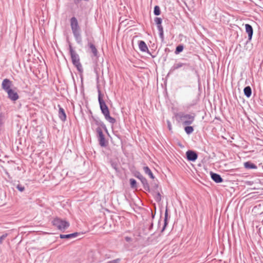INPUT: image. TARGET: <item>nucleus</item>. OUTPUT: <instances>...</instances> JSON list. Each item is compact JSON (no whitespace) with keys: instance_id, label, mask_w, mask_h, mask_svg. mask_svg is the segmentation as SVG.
Masks as SVG:
<instances>
[{"instance_id":"24","label":"nucleus","mask_w":263,"mask_h":263,"mask_svg":"<svg viewBox=\"0 0 263 263\" xmlns=\"http://www.w3.org/2000/svg\"><path fill=\"white\" fill-rule=\"evenodd\" d=\"M160 37L163 40L164 39L163 29L162 25L157 26Z\"/></svg>"},{"instance_id":"33","label":"nucleus","mask_w":263,"mask_h":263,"mask_svg":"<svg viewBox=\"0 0 263 263\" xmlns=\"http://www.w3.org/2000/svg\"><path fill=\"white\" fill-rule=\"evenodd\" d=\"M4 115L2 113H1L0 114V127L3 124V120L4 119Z\"/></svg>"},{"instance_id":"30","label":"nucleus","mask_w":263,"mask_h":263,"mask_svg":"<svg viewBox=\"0 0 263 263\" xmlns=\"http://www.w3.org/2000/svg\"><path fill=\"white\" fill-rule=\"evenodd\" d=\"M155 23L157 25V26L160 25L162 24V20L160 17H155L154 19Z\"/></svg>"},{"instance_id":"27","label":"nucleus","mask_w":263,"mask_h":263,"mask_svg":"<svg viewBox=\"0 0 263 263\" xmlns=\"http://www.w3.org/2000/svg\"><path fill=\"white\" fill-rule=\"evenodd\" d=\"M15 187L20 192H23L25 191V186L24 185L20 184L18 183L17 184H14Z\"/></svg>"},{"instance_id":"28","label":"nucleus","mask_w":263,"mask_h":263,"mask_svg":"<svg viewBox=\"0 0 263 263\" xmlns=\"http://www.w3.org/2000/svg\"><path fill=\"white\" fill-rule=\"evenodd\" d=\"M130 187L133 189L137 187V181L135 179L131 178L129 180Z\"/></svg>"},{"instance_id":"16","label":"nucleus","mask_w":263,"mask_h":263,"mask_svg":"<svg viewBox=\"0 0 263 263\" xmlns=\"http://www.w3.org/2000/svg\"><path fill=\"white\" fill-rule=\"evenodd\" d=\"M139 47L140 50L142 52H146L148 51V47L143 41H140L138 43Z\"/></svg>"},{"instance_id":"1","label":"nucleus","mask_w":263,"mask_h":263,"mask_svg":"<svg viewBox=\"0 0 263 263\" xmlns=\"http://www.w3.org/2000/svg\"><path fill=\"white\" fill-rule=\"evenodd\" d=\"M98 101L100 105V108L101 112L104 115L105 119L109 123L114 124L116 123V119L110 116L109 110L108 106L106 104L105 101L103 100L101 92V90L98 89Z\"/></svg>"},{"instance_id":"9","label":"nucleus","mask_w":263,"mask_h":263,"mask_svg":"<svg viewBox=\"0 0 263 263\" xmlns=\"http://www.w3.org/2000/svg\"><path fill=\"white\" fill-rule=\"evenodd\" d=\"M186 155L187 159L189 161H193V162L196 161L198 158L197 154L195 152H194L193 151H191V150L187 151L186 152Z\"/></svg>"},{"instance_id":"37","label":"nucleus","mask_w":263,"mask_h":263,"mask_svg":"<svg viewBox=\"0 0 263 263\" xmlns=\"http://www.w3.org/2000/svg\"><path fill=\"white\" fill-rule=\"evenodd\" d=\"M153 223H151V227H150V228H151L152 227H153Z\"/></svg>"},{"instance_id":"36","label":"nucleus","mask_w":263,"mask_h":263,"mask_svg":"<svg viewBox=\"0 0 263 263\" xmlns=\"http://www.w3.org/2000/svg\"><path fill=\"white\" fill-rule=\"evenodd\" d=\"M111 165H112V167H113L115 169H116V167H115V166L114 165V164H112Z\"/></svg>"},{"instance_id":"11","label":"nucleus","mask_w":263,"mask_h":263,"mask_svg":"<svg viewBox=\"0 0 263 263\" xmlns=\"http://www.w3.org/2000/svg\"><path fill=\"white\" fill-rule=\"evenodd\" d=\"M210 175L212 179L216 183H221L223 182V179L221 176L217 173L210 172Z\"/></svg>"},{"instance_id":"20","label":"nucleus","mask_w":263,"mask_h":263,"mask_svg":"<svg viewBox=\"0 0 263 263\" xmlns=\"http://www.w3.org/2000/svg\"><path fill=\"white\" fill-rule=\"evenodd\" d=\"M244 166L247 169H256L257 166L250 161H247L244 163Z\"/></svg>"},{"instance_id":"7","label":"nucleus","mask_w":263,"mask_h":263,"mask_svg":"<svg viewBox=\"0 0 263 263\" xmlns=\"http://www.w3.org/2000/svg\"><path fill=\"white\" fill-rule=\"evenodd\" d=\"M16 88L14 87L13 89L7 91V98L12 102H15L19 99V96L16 91Z\"/></svg>"},{"instance_id":"34","label":"nucleus","mask_w":263,"mask_h":263,"mask_svg":"<svg viewBox=\"0 0 263 263\" xmlns=\"http://www.w3.org/2000/svg\"><path fill=\"white\" fill-rule=\"evenodd\" d=\"M125 239L126 241L129 242L132 240V238L126 236L125 237Z\"/></svg>"},{"instance_id":"25","label":"nucleus","mask_w":263,"mask_h":263,"mask_svg":"<svg viewBox=\"0 0 263 263\" xmlns=\"http://www.w3.org/2000/svg\"><path fill=\"white\" fill-rule=\"evenodd\" d=\"M183 48H184V46L183 45L180 44V45H178L176 48V50L175 51V53L176 54H178L179 53H180L181 52H182L183 51Z\"/></svg>"},{"instance_id":"32","label":"nucleus","mask_w":263,"mask_h":263,"mask_svg":"<svg viewBox=\"0 0 263 263\" xmlns=\"http://www.w3.org/2000/svg\"><path fill=\"white\" fill-rule=\"evenodd\" d=\"M155 200L157 202H159L161 201V195L159 192L157 193L156 196L155 197Z\"/></svg>"},{"instance_id":"8","label":"nucleus","mask_w":263,"mask_h":263,"mask_svg":"<svg viewBox=\"0 0 263 263\" xmlns=\"http://www.w3.org/2000/svg\"><path fill=\"white\" fill-rule=\"evenodd\" d=\"M12 86V82L9 79H5L3 80L2 83V88L6 92L9 90L13 89Z\"/></svg>"},{"instance_id":"14","label":"nucleus","mask_w":263,"mask_h":263,"mask_svg":"<svg viewBox=\"0 0 263 263\" xmlns=\"http://www.w3.org/2000/svg\"><path fill=\"white\" fill-rule=\"evenodd\" d=\"M58 107H59V117L62 121H65L66 120V115L65 110L60 105H58Z\"/></svg>"},{"instance_id":"35","label":"nucleus","mask_w":263,"mask_h":263,"mask_svg":"<svg viewBox=\"0 0 263 263\" xmlns=\"http://www.w3.org/2000/svg\"><path fill=\"white\" fill-rule=\"evenodd\" d=\"M168 126L169 129L171 130V124L169 121H168Z\"/></svg>"},{"instance_id":"19","label":"nucleus","mask_w":263,"mask_h":263,"mask_svg":"<svg viewBox=\"0 0 263 263\" xmlns=\"http://www.w3.org/2000/svg\"><path fill=\"white\" fill-rule=\"evenodd\" d=\"M167 224H168V211H167V209L166 208L165 210V211L164 224H163V228L161 231V232H163L164 231V230L165 229Z\"/></svg>"},{"instance_id":"23","label":"nucleus","mask_w":263,"mask_h":263,"mask_svg":"<svg viewBox=\"0 0 263 263\" xmlns=\"http://www.w3.org/2000/svg\"><path fill=\"white\" fill-rule=\"evenodd\" d=\"M143 170L144 171V173L145 174H147L151 178H152V179L154 178V176L153 173L152 172L151 170L148 166H144L143 167Z\"/></svg>"},{"instance_id":"21","label":"nucleus","mask_w":263,"mask_h":263,"mask_svg":"<svg viewBox=\"0 0 263 263\" xmlns=\"http://www.w3.org/2000/svg\"><path fill=\"white\" fill-rule=\"evenodd\" d=\"M183 70L184 71H187L190 70H193V67L191 65L190 63H183Z\"/></svg>"},{"instance_id":"5","label":"nucleus","mask_w":263,"mask_h":263,"mask_svg":"<svg viewBox=\"0 0 263 263\" xmlns=\"http://www.w3.org/2000/svg\"><path fill=\"white\" fill-rule=\"evenodd\" d=\"M52 223L58 230L63 232L69 227V223L68 221L58 217L54 218Z\"/></svg>"},{"instance_id":"12","label":"nucleus","mask_w":263,"mask_h":263,"mask_svg":"<svg viewBox=\"0 0 263 263\" xmlns=\"http://www.w3.org/2000/svg\"><path fill=\"white\" fill-rule=\"evenodd\" d=\"M245 29L246 32L248 34V40L251 41L253 34V28L251 25L247 24L245 25Z\"/></svg>"},{"instance_id":"17","label":"nucleus","mask_w":263,"mask_h":263,"mask_svg":"<svg viewBox=\"0 0 263 263\" xmlns=\"http://www.w3.org/2000/svg\"><path fill=\"white\" fill-rule=\"evenodd\" d=\"M88 45L93 54V57H98V52L95 46L91 43L89 42Z\"/></svg>"},{"instance_id":"2","label":"nucleus","mask_w":263,"mask_h":263,"mask_svg":"<svg viewBox=\"0 0 263 263\" xmlns=\"http://www.w3.org/2000/svg\"><path fill=\"white\" fill-rule=\"evenodd\" d=\"M70 27L73 36L78 44H82L81 30L76 17H72L70 20Z\"/></svg>"},{"instance_id":"22","label":"nucleus","mask_w":263,"mask_h":263,"mask_svg":"<svg viewBox=\"0 0 263 263\" xmlns=\"http://www.w3.org/2000/svg\"><path fill=\"white\" fill-rule=\"evenodd\" d=\"M243 92L247 98H250L252 95V89L250 86H248L244 88Z\"/></svg>"},{"instance_id":"13","label":"nucleus","mask_w":263,"mask_h":263,"mask_svg":"<svg viewBox=\"0 0 263 263\" xmlns=\"http://www.w3.org/2000/svg\"><path fill=\"white\" fill-rule=\"evenodd\" d=\"M138 178L141 180L144 189L147 191H149L150 189L147 179L142 175H140L139 177H138Z\"/></svg>"},{"instance_id":"29","label":"nucleus","mask_w":263,"mask_h":263,"mask_svg":"<svg viewBox=\"0 0 263 263\" xmlns=\"http://www.w3.org/2000/svg\"><path fill=\"white\" fill-rule=\"evenodd\" d=\"M154 13L155 15H159L161 13L160 7L158 6H155L154 9Z\"/></svg>"},{"instance_id":"10","label":"nucleus","mask_w":263,"mask_h":263,"mask_svg":"<svg viewBox=\"0 0 263 263\" xmlns=\"http://www.w3.org/2000/svg\"><path fill=\"white\" fill-rule=\"evenodd\" d=\"M92 122L98 126L97 127L101 128V129L103 128L107 132L106 125L99 118L92 117Z\"/></svg>"},{"instance_id":"3","label":"nucleus","mask_w":263,"mask_h":263,"mask_svg":"<svg viewBox=\"0 0 263 263\" xmlns=\"http://www.w3.org/2000/svg\"><path fill=\"white\" fill-rule=\"evenodd\" d=\"M69 50L72 64L79 72H82L83 67L80 62L79 55L76 51L73 50L71 44L70 43H69Z\"/></svg>"},{"instance_id":"38","label":"nucleus","mask_w":263,"mask_h":263,"mask_svg":"<svg viewBox=\"0 0 263 263\" xmlns=\"http://www.w3.org/2000/svg\"><path fill=\"white\" fill-rule=\"evenodd\" d=\"M160 220H159V222H158V224H160Z\"/></svg>"},{"instance_id":"15","label":"nucleus","mask_w":263,"mask_h":263,"mask_svg":"<svg viewBox=\"0 0 263 263\" xmlns=\"http://www.w3.org/2000/svg\"><path fill=\"white\" fill-rule=\"evenodd\" d=\"M79 234V233L77 232L69 234H60V238L61 239H71L77 237Z\"/></svg>"},{"instance_id":"26","label":"nucleus","mask_w":263,"mask_h":263,"mask_svg":"<svg viewBox=\"0 0 263 263\" xmlns=\"http://www.w3.org/2000/svg\"><path fill=\"white\" fill-rule=\"evenodd\" d=\"M184 130L187 135H190L194 131V128L192 126H186L184 128Z\"/></svg>"},{"instance_id":"31","label":"nucleus","mask_w":263,"mask_h":263,"mask_svg":"<svg viewBox=\"0 0 263 263\" xmlns=\"http://www.w3.org/2000/svg\"><path fill=\"white\" fill-rule=\"evenodd\" d=\"M7 236V233H4L2 236H0V245L3 243L4 240L6 239Z\"/></svg>"},{"instance_id":"18","label":"nucleus","mask_w":263,"mask_h":263,"mask_svg":"<svg viewBox=\"0 0 263 263\" xmlns=\"http://www.w3.org/2000/svg\"><path fill=\"white\" fill-rule=\"evenodd\" d=\"M183 65V63L182 62H178L174 64L173 65V66L171 68L168 73L173 72L175 70L181 68Z\"/></svg>"},{"instance_id":"6","label":"nucleus","mask_w":263,"mask_h":263,"mask_svg":"<svg viewBox=\"0 0 263 263\" xmlns=\"http://www.w3.org/2000/svg\"><path fill=\"white\" fill-rule=\"evenodd\" d=\"M96 132L100 145L101 147H106L108 144V142L105 138L102 129L99 127H97Z\"/></svg>"},{"instance_id":"4","label":"nucleus","mask_w":263,"mask_h":263,"mask_svg":"<svg viewBox=\"0 0 263 263\" xmlns=\"http://www.w3.org/2000/svg\"><path fill=\"white\" fill-rule=\"evenodd\" d=\"M178 121L184 125H189L193 123L195 120V116L180 112L176 116Z\"/></svg>"}]
</instances>
